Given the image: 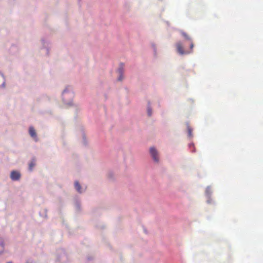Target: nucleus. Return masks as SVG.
<instances>
[{"mask_svg":"<svg viewBox=\"0 0 263 263\" xmlns=\"http://www.w3.org/2000/svg\"><path fill=\"white\" fill-rule=\"evenodd\" d=\"M150 153L154 160L156 162H158L159 156L157 150L154 147H151L150 148Z\"/></svg>","mask_w":263,"mask_h":263,"instance_id":"nucleus-1","label":"nucleus"},{"mask_svg":"<svg viewBox=\"0 0 263 263\" xmlns=\"http://www.w3.org/2000/svg\"><path fill=\"white\" fill-rule=\"evenodd\" d=\"M176 48L178 52L180 54H187L191 52V51H185L180 42H178L176 44Z\"/></svg>","mask_w":263,"mask_h":263,"instance_id":"nucleus-2","label":"nucleus"},{"mask_svg":"<svg viewBox=\"0 0 263 263\" xmlns=\"http://www.w3.org/2000/svg\"><path fill=\"white\" fill-rule=\"evenodd\" d=\"M10 178L13 181H17L21 178V174L18 171H13L11 173Z\"/></svg>","mask_w":263,"mask_h":263,"instance_id":"nucleus-3","label":"nucleus"},{"mask_svg":"<svg viewBox=\"0 0 263 263\" xmlns=\"http://www.w3.org/2000/svg\"><path fill=\"white\" fill-rule=\"evenodd\" d=\"M29 133L31 137L34 138L36 141L37 140L36 134L35 129L33 127H30L29 129Z\"/></svg>","mask_w":263,"mask_h":263,"instance_id":"nucleus-4","label":"nucleus"},{"mask_svg":"<svg viewBox=\"0 0 263 263\" xmlns=\"http://www.w3.org/2000/svg\"><path fill=\"white\" fill-rule=\"evenodd\" d=\"M123 65L122 64L120 65V67L118 69V72L120 75L118 79L119 81H121L123 79L122 75L123 73Z\"/></svg>","mask_w":263,"mask_h":263,"instance_id":"nucleus-5","label":"nucleus"},{"mask_svg":"<svg viewBox=\"0 0 263 263\" xmlns=\"http://www.w3.org/2000/svg\"><path fill=\"white\" fill-rule=\"evenodd\" d=\"M35 165V161L34 159H33L29 164V169L30 171H32L33 167Z\"/></svg>","mask_w":263,"mask_h":263,"instance_id":"nucleus-6","label":"nucleus"},{"mask_svg":"<svg viewBox=\"0 0 263 263\" xmlns=\"http://www.w3.org/2000/svg\"><path fill=\"white\" fill-rule=\"evenodd\" d=\"M74 186H75V188L77 190V191L80 192V193H81V185L79 184L78 181H76L75 182Z\"/></svg>","mask_w":263,"mask_h":263,"instance_id":"nucleus-7","label":"nucleus"},{"mask_svg":"<svg viewBox=\"0 0 263 263\" xmlns=\"http://www.w3.org/2000/svg\"><path fill=\"white\" fill-rule=\"evenodd\" d=\"M4 242L3 240L1 238H0V254L4 252Z\"/></svg>","mask_w":263,"mask_h":263,"instance_id":"nucleus-8","label":"nucleus"},{"mask_svg":"<svg viewBox=\"0 0 263 263\" xmlns=\"http://www.w3.org/2000/svg\"><path fill=\"white\" fill-rule=\"evenodd\" d=\"M182 34L187 40H191V38L189 36V35L186 33H185L184 32H182Z\"/></svg>","mask_w":263,"mask_h":263,"instance_id":"nucleus-9","label":"nucleus"},{"mask_svg":"<svg viewBox=\"0 0 263 263\" xmlns=\"http://www.w3.org/2000/svg\"><path fill=\"white\" fill-rule=\"evenodd\" d=\"M4 78L0 74V86L4 84Z\"/></svg>","mask_w":263,"mask_h":263,"instance_id":"nucleus-10","label":"nucleus"},{"mask_svg":"<svg viewBox=\"0 0 263 263\" xmlns=\"http://www.w3.org/2000/svg\"><path fill=\"white\" fill-rule=\"evenodd\" d=\"M194 44L193 43V42L192 41H191V43H190V48H191V50H192L193 47H194Z\"/></svg>","mask_w":263,"mask_h":263,"instance_id":"nucleus-11","label":"nucleus"},{"mask_svg":"<svg viewBox=\"0 0 263 263\" xmlns=\"http://www.w3.org/2000/svg\"><path fill=\"white\" fill-rule=\"evenodd\" d=\"M147 113L149 116L152 115V110L150 108H148Z\"/></svg>","mask_w":263,"mask_h":263,"instance_id":"nucleus-12","label":"nucleus"},{"mask_svg":"<svg viewBox=\"0 0 263 263\" xmlns=\"http://www.w3.org/2000/svg\"><path fill=\"white\" fill-rule=\"evenodd\" d=\"M189 134L191 136V129H189Z\"/></svg>","mask_w":263,"mask_h":263,"instance_id":"nucleus-13","label":"nucleus"},{"mask_svg":"<svg viewBox=\"0 0 263 263\" xmlns=\"http://www.w3.org/2000/svg\"><path fill=\"white\" fill-rule=\"evenodd\" d=\"M208 190H209V188H208V189H207V190H206V194H209V191H208Z\"/></svg>","mask_w":263,"mask_h":263,"instance_id":"nucleus-14","label":"nucleus"},{"mask_svg":"<svg viewBox=\"0 0 263 263\" xmlns=\"http://www.w3.org/2000/svg\"><path fill=\"white\" fill-rule=\"evenodd\" d=\"M65 93H66V90H64V91H63V94H65Z\"/></svg>","mask_w":263,"mask_h":263,"instance_id":"nucleus-15","label":"nucleus"},{"mask_svg":"<svg viewBox=\"0 0 263 263\" xmlns=\"http://www.w3.org/2000/svg\"><path fill=\"white\" fill-rule=\"evenodd\" d=\"M7 263H13V262H11V261H9V262H7Z\"/></svg>","mask_w":263,"mask_h":263,"instance_id":"nucleus-16","label":"nucleus"},{"mask_svg":"<svg viewBox=\"0 0 263 263\" xmlns=\"http://www.w3.org/2000/svg\"><path fill=\"white\" fill-rule=\"evenodd\" d=\"M209 203H211V201L210 200H208Z\"/></svg>","mask_w":263,"mask_h":263,"instance_id":"nucleus-17","label":"nucleus"}]
</instances>
